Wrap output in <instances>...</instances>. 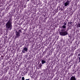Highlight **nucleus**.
<instances>
[{"label":"nucleus","instance_id":"f257e3e1","mask_svg":"<svg viewBox=\"0 0 80 80\" xmlns=\"http://www.w3.org/2000/svg\"><path fill=\"white\" fill-rule=\"evenodd\" d=\"M12 19H10L8 22L7 23L6 27V30L8 31V30H11L12 28Z\"/></svg>","mask_w":80,"mask_h":80},{"label":"nucleus","instance_id":"f03ea898","mask_svg":"<svg viewBox=\"0 0 80 80\" xmlns=\"http://www.w3.org/2000/svg\"><path fill=\"white\" fill-rule=\"evenodd\" d=\"M63 30H65V29H62L61 30L62 31L60 32V35L62 36H65V35H67L68 34V32L66 31H63Z\"/></svg>","mask_w":80,"mask_h":80},{"label":"nucleus","instance_id":"7ed1b4c3","mask_svg":"<svg viewBox=\"0 0 80 80\" xmlns=\"http://www.w3.org/2000/svg\"><path fill=\"white\" fill-rule=\"evenodd\" d=\"M70 3V2L68 0L67 2H65L64 3L65 6L67 7V6H68Z\"/></svg>","mask_w":80,"mask_h":80},{"label":"nucleus","instance_id":"20e7f679","mask_svg":"<svg viewBox=\"0 0 80 80\" xmlns=\"http://www.w3.org/2000/svg\"><path fill=\"white\" fill-rule=\"evenodd\" d=\"M28 50V49L27 48H23L22 51V52L23 53H25V51L27 52Z\"/></svg>","mask_w":80,"mask_h":80},{"label":"nucleus","instance_id":"39448f33","mask_svg":"<svg viewBox=\"0 0 80 80\" xmlns=\"http://www.w3.org/2000/svg\"><path fill=\"white\" fill-rule=\"evenodd\" d=\"M16 38H18L20 36V32H16Z\"/></svg>","mask_w":80,"mask_h":80},{"label":"nucleus","instance_id":"423d86ee","mask_svg":"<svg viewBox=\"0 0 80 80\" xmlns=\"http://www.w3.org/2000/svg\"><path fill=\"white\" fill-rule=\"evenodd\" d=\"M70 80H77L76 78L74 76L71 77Z\"/></svg>","mask_w":80,"mask_h":80},{"label":"nucleus","instance_id":"0eeeda50","mask_svg":"<svg viewBox=\"0 0 80 80\" xmlns=\"http://www.w3.org/2000/svg\"><path fill=\"white\" fill-rule=\"evenodd\" d=\"M41 62L42 64H43L44 63H46V61H45L42 60L41 61Z\"/></svg>","mask_w":80,"mask_h":80},{"label":"nucleus","instance_id":"6e6552de","mask_svg":"<svg viewBox=\"0 0 80 80\" xmlns=\"http://www.w3.org/2000/svg\"><path fill=\"white\" fill-rule=\"evenodd\" d=\"M62 28H66V26L65 25H63L62 26Z\"/></svg>","mask_w":80,"mask_h":80},{"label":"nucleus","instance_id":"1a4fd4ad","mask_svg":"<svg viewBox=\"0 0 80 80\" xmlns=\"http://www.w3.org/2000/svg\"><path fill=\"white\" fill-rule=\"evenodd\" d=\"M78 56H79V62H80V54H78Z\"/></svg>","mask_w":80,"mask_h":80},{"label":"nucleus","instance_id":"9d476101","mask_svg":"<svg viewBox=\"0 0 80 80\" xmlns=\"http://www.w3.org/2000/svg\"><path fill=\"white\" fill-rule=\"evenodd\" d=\"M64 25L65 26L67 25V22H64Z\"/></svg>","mask_w":80,"mask_h":80},{"label":"nucleus","instance_id":"9b49d317","mask_svg":"<svg viewBox=\"0 0 80 80\" xmlns=\"http://www.w3.org/2000/svg\"><path fill=\"white\" fill-rule=\"evenodd\" d=\"M42 64H40L39 66V67H40V68H41V67H42Z\"/></svg>","mask_w":80,"mask_h":80},{"label":"nucleus","instance_id":"f8f14e48","mask_svg":"<svg viewBox=\"0 0 80 80\" xmlns=\"http://www.w3.org/2000/svg\"><path fill=\"white\" fill-rule=\"evenodd\" d=\"M18 32H19V33H20V32H22V30H21V29H19V30H18Z\"/></svg>","mask_w":80,"mask_h":80},{"label":"nucleus","instance_id":"ddd939ff","mask_svg":"<svg viewBox=\"0 0 80 80\" xmlns=\"http://www.w3.org/2000/svg\"><path fill=\"white\" fill-rule=\"evenodd\" d=\"M22 80H25V78H24V77H22Z\"/></svg>","mask_w":80,"mask_h":80},{"label":"nucleus","instance_id":"4468645a","mask_svg":"<svg viewBox=\"0 0 80 80\" xmlns=\"http://www.w3.org/2000/svg\"><path fill=\"white\" fill-rule=\"evenodd\" d=\"M78 27L80 28V24H78Z\"/></svg>","mask_w":80,"mask_h":80},{"label":"nucleus","instance_id":"2eb2a0df","mask_svg":"<svg viewBox=\"0 0 80 80\" xmlns=\"http://www.w3.org/2000/svg\"><path fill=\"white\" fill-rule=\"evenodd\" d=\"M26 80H30L29 79H26Z\"/></svg>","mask_w":80,"mask_h":80},{"label":"nucleus","instance_id":"dca6fc26","mask_svg":"<svg viewBox=\"0 0 80 80\" xmlns=\"http://www.w3.org/2000/svg\"><path fill=\"white\" fill-rule=\"evenodd\" d=\"M69 23V22H68V23Z\"/></svg>","mask_w":80,"mask_h":80}]
</instances>
